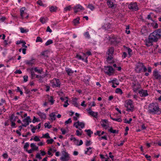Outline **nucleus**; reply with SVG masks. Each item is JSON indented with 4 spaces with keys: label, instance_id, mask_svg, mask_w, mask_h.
Instances as JSON below:
<instances>
[{
    "label": "nucleus",
    "instance_id": "nucleus-26",
    "mask_svg": "<svg viewBox=\"0 0 161 161\" xmlns=\"http://www.w3.org/2000/svg\"><path fill=\"white\" fill-rule=\"evenodd\" d=\"M37 114L42 119H45L46 118V115L45 114L39 112L37 113Z\"/></svg>",
    "mask_w": 161,
    "mask_h": 161
},
{
    "label": "nucleus",
    "instance_id": "nucleus-64",
    "mask_svg": "<svg viewBox=\"0 0 161 161\" xmlns=\"http://www.w3.org/2000/svg\"><path fill=\"white\" fill-rule=\"evenodd\" d=\"M101 132V131L98 130L96 132L94 133V134L95 135H98L99 136H100L101 135L100 134Z\"/></svg>",
    "mask_w": 161,
    "mask_h": 161
},
{
    "label": "nucleus",
    "instance_id": "nucleus-17",
    "mask_svg": "<svg viewBox=\"0 0 161 161\" xmlns=\"http://www.w3.org/2000/svg\"><path fill=\"white\" fill-rule=\"evenodd\" d=\"M25 9V7L22 8L20 9V16L22 19L24 18V15H23V14H26V13L24 12Z\"/></svg>",
    "mask_w": 161,
    "mask_h": 161
},
{
    "label": "nucleus",
    "instance_id": "nucleus-19",
    "mask_svg": "<svg viewBox=\"0 0 161 161\" xmlns=\"http://www.w3.org/2000/svg\"><path fill=\"white\" fill-rule=\"evenodd\" d=\"M35 60V59L32 58L30 60H26L25 62L26 64L32 66V65L34 64V62L33 61V60Z\"/></svg>",
    "mask_w": 161,
    "mask_h": 161
},
{
    "label": "nucleus",
    "instance_id": "nucleus-56",
    "mask_svg": "<svg viewBox=\"0 0 161 161\" xmlns=\"http://www.w3.org/2000/svg\"><path fill=\"white\" fill-rule=\"evenodd\" d=\"M72 122V120L71 118H69L67 120L65 121V124H68L69 123H71Z\"/></svg>",
    "mask_w": 161,
    "mask_h": 161
},
{
    "label": "nucleus",
    "instance_id": "nucleus-13",
    "mask_svg": "<svg viewBox=\"0 0 161 161\" xmlns=\"http://www.w3.org/2000/svg\"><path fill=\"white\" fill-rule=\"evenodd\" d=\"M139 93L140 96L142 97H145L148 95V94L147 90H143L142 89L139 91Z\"/></svg>",
    "mask_w": 161,
    "mask_h": 161
},
{
    "label": "nucleus",
    "instance_id": "nucleus-12",
    "mask_svg": "<svg viewBox=\"0 0 161 161\" xmlns=\"http://www.w3.org/2000/svg\"><path fill=\"white\" fill-rule=\"evenodd\" d=\"M110 41L111 44L116 45L118 44L119 42V40L117 38L111 37L110 39Z\"/></svg>",
    "mask_w": 161,
    "mask_h": 161
},
{
    "label": "nucleus",
    "instance_id": "nucleus-34",
    "mask_svg": "<svg viewBox=\"0 0 161 161\" xmlns=\"http://www.w3.org/2000/svg\"><path fill=\"white\" fill-rule=\"evenodd\" d=\"M110 117L111 119L114 121H115L118 122H121L122 121V119L120 118H114L111 117V115H110Z\"/></svg>",
    "mask_w": 161,
    "mask_h": 161
},
{
    "label": "nucleus",
    "instance_id": "nucleus-54",
    "mask_svg": "<svg viewBox=\"0 0 161 161\" xmlns=\"http://www.w3.org/2000/svg\"><path fill=\"white\" fill-rule=\"evenodd\" d=\"M20 32L22 33H25L27 32L26 31V30L24 29V28H23L21 27V28H20Z\"/></svg>",
    "mask_w": 161,
    "mask_h": 161
},
{
    "label": "nucleus",
    "instance_id": "nucleus-8",
    "mask_svg": "<svg viewBox=\"0 0 161 161\" xmlns=\"http://www.w3.org/2000/svg\"><path fill=\"white\" fill-rule=\"evenodd\" d=\"M128 7L130 9H131L133 11H136L138 9L137 4L136 2L131 3L129 4Z\"/></svg>",
    "mask_w": 161,
    "mask_h": 161
},
{
    "label": "nucleus",
    "instance_id": "nucleus-37",
    "mask_svg": "<svg viewBox=\"0 0 161 161\" xmlns=\"http://www.w3.org/2000/svg\"><path fill=\"white\" fill-rule=\"evenodd\" d=\"M115 92L116 93H119L120 94H122L123 93L122 90L120 88H119L116 89Z\"/></svg>",
    "mask_w": 161,
    "mask_h": 161
},
{
    "label": "nucleus",
    "instance_id": "nucleus-44",
    "mask_svg": "<svg viewBox=\"0 0 161 161\" xmlns=\"http://www.w3.org/2000/svg\"><path fill=\"white\" fill-rule=\"evenodd\" d=\"M71 7L70 5L69 6L67 7H65L64 8V11H70L71 9Z\"/></svg>",
    "mask_w": 161,
    "mask_h": 161
},
{
    "label": "nucleus",
    "instance_id": "nucleus-4",
    "mask_svg": "<svg viewBox=\"0 0 161 161\" xmlns=\"http://www.w3.org/2000/svg\"><path fill=\"white\" fill-rule=\"evenodd\" d=\"M127 102L126 104L125 105V106L127 108V111H131L132 112L133 110V105L132 103V101L131 100H129Z\"/></svg>",
    "mask_w": 161,
    "mask_h": 161
},
{
    "label": "nucleus",
    "instance_id": "nucleus-49",
    "mask_svg": "<svg viewBox=\"0 0 161 161\" xmlns=\"http://www.w3.org/2000/svg\"><path fill=\"white\" fill-rule=\"evenodd\" d=\"M33 140L36 142L40 141V139L37 136H35L33 138Z\"/></svg>",
    "mask_w": 161,
    "mask_h": 161
},
{
    "label": "nucleus",
    "instance_id": "nucleus-55",
    "mask_svg": "<svg viewBox=\"0 0 161 161\" xmlns=\"http://www.w3.org/2000/svg\"><path fill=\"white\" fill-rule=\"evenodd\" d=\"M36 158H39L40 160L42 159V157H41L40 154L39 153H37L36 155Z\"/></svg>",
    "mask_w": 161,
    "mask_h": 161
},
{
    "label": "nucleus",
    "instance_id": "nucleus-16",
    "mask_svg": "<svg viewBox=\"0 0 161 161\" xmlns=\"http://www.w3.org/2000/svg\"><path fill=\"white\" fill-rule=\"evenodd\" d=\"M107 68H108L107 71L105 72V73L109 75H110L112 71H114L113 68L111 66H108Z\"/></svg>",
    "mask_w": 161,
    "mask_h": 161
},
{
    "label": "nucleus",
    "instance_id": "nucleus-31",
    "mask_svg": "<svg viewBox=\"0 0 161 161\" xmlns=\"http://www.w3.org/2000/svg\"><path fill=\"white\" fill-rule=\"evenodd\" d=\"M55 113L53 112L51 114L49 115V116L51 117V119L52 120H55Z\"/></svg>",
    "mask_w": 161,
    "mask_h": 161
},
{
    "label": "nucleus",
    "instance_id": "nucleus-40",
    "mask_svg": "<svg viewBox=\"0 0 161 161\" xmlns=\"http://www.w3.org/2000/svg\"><path fill=\"white\" fill-rule=\"evenodd\" d=\"M48 100L49 102L51 103V104H53L54 101L53 100V96H51L49 98H48Z\"/></svg>",
    "mask_w": 161,
    "mask_h": 161
},
{
    "label": "nucleus",
    "instance_id": "nucleus-42",
    "mask_svg": "<svg viewBox=\"0 0 161 161\" xmlns=\"http://www.w3.org/2000/svg\"><path fill=\"white\" fill-rule=\"evenodd\" d=\"M36 42H43V40L41 37L39 36H38L36 38Z\"/></svg>",
    "mask_w": 161,
    "mask_h": 161
},
{
    "label": "nucleus",
    "instance_id": "nucleus-25",
    "mask_svg": "<svg viewBox=\"0 0 161 161\" xmlns=\"http://www.w3.org/2000/svg\"><path fill=\"white\" fill-rule=\"evenodd\" d=\"M37 126H36V127H33L31 129V131L33 133H35V130L36 129H40L41 127V123H40L38 125V127H37Z\"/></svg>",
    "mask_w": 161,
    "mask_h": 161
},
{
    "label": "nucleus",
    "instance_id": "nucleus-51",
    "mask_svg": "<svg viewBox=\"0 0 161 161\" xmlns=\"http://www.w3.org/2000/svg\"><path fill=\"white\" fill-rule=\"evenodd\" d=\"M44 126L45 128L47 127L48 129H50L52 127V125H49L47 123H45Z\"/></svg>",
    "mask_w": 161,
    "mask_h": 161
},
{
    "label": "nucleus",
    "instance_id": "nucleus-3",
    "mask_svg": "<svg viewBox=\"0 0 161 161\" xmlns=\"http://www.w3.org/2000/svg\"><path fill=\"white\" fill-rule=\"evenodd\" d=\"M69 154L65 151L62 152V156L60 158L61 161H68L70 159Z\"/></svg>",
    "mask_w": 161,
    "mask_h": 161
},
{
    "label": "nucleus",
    "instance_id": "nucleus-10",
    "mask_svg": "<svg viewBox=\"0 0 161 161\" xmlns=\"http://www.w3.org/2000/svg\"><path fill=\"white\" fill-rule=\"evenodd\" d=\"M74 126H75L77 128H78V126H80L81 128L83 129L85 127V124L83 122H80L79 121L74 123Z\"/></svg>",
    "mask_w": 161,
    "mask_h": 161
},
{
    "label": "nucleus",
    "instance_id": "nucleus-27",
    "mask_svg": "<svg viewBox=\"0 0 161 161\" xmlns=\"http://www.w3.org/2000/svg\"><path fill=\"white\" fill-rule=\"evenodd\" d=\"M30 146L32 147V150L33 151L37 150L38 149V147H36L35 144L34 143H32L31 144Z\"/></svg>",
    "mask_w": 161,
    "mask_h": 161
},
{
    "label": "nucleus",
    "instance_id": "nucleus-30",
    "mask_svg": "<svg viewBox=\"0 0 161 161\" xmlns=\"http://www.w3.org/2000/svg\"><path fill=\"white\" fill-rule=\"evenodd\" d=\"M108 131H110L111 133H118V131L116 130H114L113 129L112 127H111L109 129Z\"/></svg>",
    "mask_w": 161,
    "mask_h": 161
},
{
    "label": "nucleus",
    "instance_id": "nucleus-48",
    "mask_svg": "<svg viewBox=\"0 0 161 161\" xmlns=\"http://www.w3.org/2000/svg\"><path fill=\"white\" fill-rule=\"evenodd\" d=\"M40 21L42 24H43L45 23V19L43 17H41Z\"/></svg>",
    "mask_w": 161,
    "mask_h": 161
},
{
    "label": "nucleus",
    "instance_id": "nucleus-1",
    "mask_svg": "<svg viewBox=\"0 0 161 161\" xmlns=\"http://www.w3.org/2000/svg\"><path fill=\"white\" fill-rule=\"evenodd\" d=\"M159 37L155 31L151 33L148 36V39L146 40V45L147 47H150L153 45V42H157L159 39Z\"/></svg>",
    "mask_w": 161,
    "mask_h": 161
},
{
    "label": "nucleus",
    "instance_id": "nucleus-47",
    "mask_svg": "<svg viewBox=\"0 0 161 161\" xmlns=\"http://www.w3.org/2000/svg\"><path fill=\"white\" fill-rule=\"evenodd\" d=\"M125 122H124V123H127V124H129L130 123V122L132 121V119L131 118H130L129 119V120H126V119H125Z\"/></svg>",
    "mask_w": 161,
    "mask_h": 161
},
{
    "label": "nucleus",
    "instance_id": "nucleus-14",
    "mask_svg": "<svg viewBox=\"0 0 161 161\" xmlns=\"http://www.w3.org/2000/svg\"><path fill=\"white\" fill-rule=\"evenodd\" d=\"M148 32V29L146 26H143L141 29V33L142 35L146 36Z\"/></svg>",
    "mask_w": 161,
    "mask_h": 161
},
{
    "label": "nucleus",
    "instance_id": "nucleus-20",
    "mask_svg": "<svg viewBox=\"0 0 161 161\" xmlns=\"http://www.w3.org/2000/svg\"><path fill=\"white\" fill-rule=\"evenodd\" d=\"M58 8L56 6H51L49 7V10L51 12H56Z\"/></svg>",
    "mask_w": 161,
    "mask_h": 161
},
{
    "label": "nucleus",
    "instance_id": "nucleus-59",
    "mask_svg": "<svg viewBox=\"0 0 161 161\" xmlns=\"http://www.w3.org/2000/svg\"><path fill=\"white\" fill-rule=\"evenodd\" d=\"M76 135L78 136H81L82 135V133H80L79 130H76Z\"/></svg>",
    "mask_w": 161,
    "mask_h": 161
},
{
    "label": "nucleus",
    "instance_id": "nucleus-63",
    "mask_svg": "<svg viewBox=\"0 0 161 161\" xmlns=\"http://www.w3.org/2000/svg\"><path fill=\"white\" fill-rule=\"evenodd\" d=\"M15 74L18 73L19 74H21L22 73V71L20 69H17L14 72Z\"/></svg>",
    "mask_w": 161,
    "mask_h": 161
},
{
    "label": "nucleus",
    "instance_id": "nucleus-39",
    "mask_svg": "<svg viewBox=\"0 0 161 161\" xmlns=\"http://www.w3.org/2000/svg\"><path fill=\"white\" fill-rule=\"evenodd\" d=\"M42 137H43L46 138H49L50 137L49 136V134L48 133H47L44 135L43 134V136Z\"/></svg>",
    "mask_w": 161,
    "mask_h": 161
},
{
    "label": "nucleus",
    "instance_id": "nucleus-45",
    "mask_svg": "<svg viewBox=\"0 0 161 161\" xmlns=\"http://www.w3.org/2000/svg\"><path fill=\"white\" fill-rule=\"evenodd\" d=\"M127 51H128V54L130 55V56L131 55H132V53H131V52H132V50L129 47H128L127 48Z\"/></svg>",
    "mask_w": 161,
    "mask_h": 161
},
{
    "label": "nucleus",
    "instance_id": "nucleus-28",
    "mask_svg": "<svg viewBox=\"0 0 161 161\" xmlns=\"http://www.w3.org/2000/svg\"><path fill=\"white\" fill-rule=\"evenodd\" d=\"M156 33L157 34L159 38L161 37V29H158L156 31Z\"/></svg>",
    "mask_w": 161,
    "mask_h": 161
},
{
    "label": "nucleus",
    "instance_id": "nucleus-21",
    "mask_svg": "<svg viewBox=\"0 0 161 161\" xmlns=\"http://www.w3.org/2000/svg\"><path fill=\"white\" fill-rule=\"evenodd\" d=\"M89 114L92 116L95 117V118H97L98 116V113L97 112H94L93 111H91L89 112Z\"/></svg>",
    "mask_w": 161,
    "mask_h": 161
},
{
    "label": "nucleus",
    "instance_id": "nucleus-61",
    "mask_svg": "<svg viewBox=\"0 0 161 161\" xmlns=\"http://www.w3.org/2000/svg\"><path fill=\"white\" fill-rule=\"evenodd\" d=\"M31 135V133L30 132H28L27 133V134H26V135H24L23 134L22 135V136L23 137H27L28 136H29V135L30 136Z\"/></svg>",
    "mask_w": 161,
    "mask_h": 161
},
{
    "label": "nucleus",
    "instance_id": "nucleus-53",
    "mask_svg": "<svg viewBox=\"0 0 161 161\" xmlns=\"http://www.w3.org/2000/svg\"><path fill=\"white\" fill-rule=\"evenodd\" d=\"M11 123V126L12 127H15L16 124L13 121H10Z\"/></svg>",
    "mask_w": 161,
    "mask_h": 161
},
{
    "label": "nucleus",
    "instance_id": "nucleus-57",
    "mask_svg": "<svg viewBox=\"0 0 161 161\" xmlns=\"http://www.w3.org/2000/svg\"><path fill=\"white\" fill-rule=\"evenodd\" d=\"M65 104H64L63 106L64 107H66L68 105H69L68 103V100H67L65 101L64 102Z\"/></svg>",
    "mask_w": 161,
    "mask_h": 161
},
{
    "label": "nucleus",
    "instance_id": "nucleus-23",
    "mask_svg": "<svg viewBox=\"0 0 161 161\" xmlns=\"http://www.w3.org/2000/svg\"><path fill=\"white\" fill-rule=\"evenodd\" d=\"M77 99L76 98H75L72 99L73 104L74 106L76 107H78L79 105L78 103H77Z\"/></svg>",
    "mask_w": 161,
    "mask_h": 161
},
{
    "label": "nucleus",
    "instance_id": "nucleus-5",
    "mask_svg": "<svg viewBox=\"0 0 161 161\" xmlns=\"http://www.w3.org/2000/svg\"><path fill=\"white\" fill-rule=\"evenodd\" d=\"M144 65L143 63L139 62L136 65L135 70L136 72L140 73L142 72Z\"/></svg>",
    "mask_w": 161,
    "mask_h": 161
},
{
    "label": "nucleus",
    "instance_id": "nucleus-43",
    "mask_svg": "<svg viewBox=\"0 0 161 161\" xmlns=\"http://www.w3.org/2000/svg\"><path fill=\"white\" fill-rule=\"evenodd\" d=\"M54 140L52 138L50 139H48L47 141V142L48 144H52Z\"/></svg>",
    "mask_w": 161,
    "mask_h": 161
},
{
    "label": "nucleus",
    "instance_id": "nucleus-32",
    "mask_svg": "<svg viewBox=\"0 0 161 161\" xmlns=\"http://www.w3.org/2000/svg\"><path fill=\"white\" fill-rule=\"evenodd\" d=\"M85 131L87 133V135L90 137L91 136V134H93V132L90 129L85 130Z\"/></svg>",
    "mask_w": 161,
    "mask_h": 161
},
{
    "label": "nucleus",
    "instance_id": "nucleus-41",
    "mask_svg": "<svg viewBox=\"0 0 161 161\" xmlns=\"http://www.w3.org/2000/svg\"><path fill=\"white\" fill-rule=\"evenodd\" d=\"M84 35L86 38L90 39V35L88 32H86L85 33Z\"/></svg>",
    "mask_w": 161,
    "mask_h": 161
},
{
    "label": "nucleus",
    "instance_id": "nucleus-6",
    "mask_svg": "<svg viewBox=\"0 0 161 161\" xmlns=\"http://www.w3.org/2000/svg\"><path fill=\"white\" fill-rule=\"evenodd\" d=\"M51 83L53 87H60V82L58 79H54L51 81Z\"/></svg>",
    "mask_w": 161,
    "mask_h": 161
},
{
    "label": "nucleus",
    "instance_id": "nucleus-33",
    "mask_svg": "<svg viewBox=\"0 0 161 161\" xmlns=\"http://www.w3.org/2000/svg\"><path fill=\"white\" fill-rule=\"evenodd\" d=\"M34 70L36 72H37L38 73L41 74L43 72V70L41 69H37V67H35L34 69Z\"/></svg>",
    "mask_w": 161,
    "mask_h": 161
},
{
    "label": "nucleus",
    "instance_id": "nucleus-60",
    "mask_svg": "<svg viewBox=\"0 0 161 161\" xmlns=\"http://www.w3.org/2000/svg\"><path fill=\"white\" fill-rule=\"evenodd\" d=\"M91 142L90 141H87L86 143V146H88L91 145Z\"/></svg>",
    "mask_w": 161,
    "mask_h": 161
},
{
    "label": "nucleus",
    "instance_id": "nucleus-18",
    "mask_svg": "<svg viewBox=\"0 0 161 161\" xmlns=\"http://www.w3.org/2000/svg\"><path fill=\"white\" fill-rule=\"evenodd\" d=\"M132 88L134 92H136L140 88V85L138 84L136 85V84H133Z\"/></svg>",
    "mask_w": 161,
    "mask_h": 161
},
{
    "label": "nucleus",
    "instance_id": "nucleus-29",
    "mask_svg": "<svg viewBox=\"0 0 161 161\" xmlns=\"http://www.w3.org/2000/svg\"><path fill=\"white\" fill-rule=\"evenodd\" d=\"M114 51V48L113 47H110L108 50V55H109L110 54H112Z\"/></svg>",
    "mask_w": 161,
    "mask_h": 161
},
{
    "label": "nucleus",
    "instance_id": "nucleus-50",
    "mask_svg": "<svg viewBox=\"0 0 161 161\" xmlns=\"http://www.w3.org/2000/svg\"><path fill=\"white\" fill-rule=\"evenodd\" d=\"M29 143L28 142H26L24 147V148L25 149H27L28 147H29Z\"/></svg>",
    "mask_w": 161,
    "mask_h": 161
},
{
    "label": "nucleus",
    "instance_id": "nucleus-22",
    "mask_svg": "<svg viewBox=\"0 0 161 161\" xmlns=\"http://www.w3.org/2000/svg\"><path fill=\"white\" fill-rule=\"evenodd\" d=\"M65 70L67 73L68 75H71L74 73V71L71 69L68 68H66Z\"/></svg>",
    "mask_w": 161,
    "mask_h": 161
},
{
    "label": "nucleus",
    "instance_id": "nucleus-15",
    "mask_svg": "<svg viewBox=\"0 0 161 161\" xmlns=\"http://www.w3.org/2000/svg\"><path fill=\"white\" fill-rule=\"evenodd\" d=\"M23 121L25 124L28 125H29L30 123L31 122V119L30 116H28L23 119Z\"/></svg>",
    "mask_w": 161,
    "mask_h": 161
},
{
    "label": "nucleus",
    "instance_id": "nucleus-62",
    "mask_svg": "<svg viewBox=\"0 0 161 161\" xmlns=\"http://www.w3.org/2000/svg\"><path fill=\"white\" fill-rule=\"evenodd\" d=\"M23 42L22 43H23L22 45V47H25V48H26L27 47V46L25 45V44H26V43L25 41H23Z\"/></svg>",
    "mask_w": 161,
    "mask_h": 161
},
{
    "label": "nucleus",
    "instance_id": "nucleus-11",
    "mask_svg": "<svg viewBox=\"0 0 161 161\" xmlns=\"http://www.w3.org/2000/svg\"><path fill=\"white\" fill-rule=\"evenodd\" d=\"M153 76L156 80H161V75L159 74L157 69H155L153 72Z\"/></svg>",
    "mask_w": 161,
    "mask_h": 161
},
{
    "label": "nucleus",
    "instance_id": "nucleus-2",
    "mask_svg": "<svg viewBox=\"0 0 161 161\" xmlns=\"http://www.w3.org/2000/svg\"><path fill=\"white\" fill-rule=\"evenodd\" d=\"M159 107L158 104L156 103H152L148 107V112L153 114H157L159 112Z\"/></svg>",
    "mask_w": 161,
    "mask_h": 161
},
{
    "label": "nucleus",
    "instance_id": "nucleus-24",
    "mask_svg": "<svg viewBox=\"0 0 161 161\" xmlns=\"http://www.w3.org/2000/svg\"><path fill=\"white\" fill-rule=\"evenodd\" d=\"M107 119H102L101 122V125L103 127H105L107 126L106 123L108 122Z\"/></svg>",
    "mask_w": 161,
    "mask_h": 161
},
{
    "label": "nucleus",
    "instance_id": "nucleus-46",
    "mask_svg": "<svg viewBox=\"0 0 161 161\" xmlns=\"http://www.w3.org/2000/svg\"><path fill=\"white\" fill-rule=\"evenodd\" d=\"M87 8H90L91 10H93L94 9V6L92 4L88 5Z\"/></svg>",
    "mask_w": 161,
    "mask_h": 161
},
{
    "label": "nucleus",
    "instance_id": "nucleus-52",
    "mask_svg": "<svg viewBox=\"0 0 161 161\" xmlns=\"http://www.w3.org/2000/svg\"><path fill=\"white\" fill-rule=\"evenodd\" d=\"M76 58H78L79 59H81L82 60H84V58H82V57L79 54L76 55Z\"/></svg>",
    "mask_w": 161,
    "mask_h": 161
},
{
    "label": "nucleus",
    "instance_id": "nucleus-58",
    "mask_svg": "<svg viewBox=\"0 0 161 161\" xmlns=\"http://www.w3.org/2000/svg\"><path fill=\"white\" fill-rule=\"evenodd\" d=\"M24 81L25 82H26L28 80V76L27 75H25L23 77Z\"/></svg>",
    "mask_w": 161,
    "mask_h": 161
},
{
    "label": "nucleus",
    "instance_id": "nucleus-36",
    "mask_svg": "<svg viewBox=\"0 0 161 161\" xmlns=\"http://www.w3.org/2000/svg\"><path fill=\"white\" fill-rule=\"evenodd\" d=\"M53 43V41L52 40H48L45 43V45L46 46H47L50 44H51Z\"/></svg>",
    "mask_w": 161,
    "mask_h": 161
},
{
    "label": "nucleus",
    "instance_id": "nucleus-9",
    "mask_svg": "<svg viewBox=\"0 0 161 161\" xmlns=\"http://www.w3.org/2000/svg\"><path fill=\"white\" fill-rule=\"evenodd\" d=\"M74 12L75 13L80 10H84V8L80 4H77L74 7Z\"/></svg>",
    "mask_w": 161,
    "mask_h": 161
},
{
    "label": "nucleus",
    "instance_id": "nucleus-7",
    "mask_svg": "<svg viewBox=\"0 0 161 161\" xmlns=\"http://www.w3.org/2000/svg\"><path fill=\"white\" fill-rule=\"evenodd\" d=\"M107 5L109 8L114 9L116 8L117 5L115 0H108Z\"/></svg>",
    "mask_w": 161,
    "mask_h": 161
},
{
    "label": "nucleus",
    "instance_id": "nucleus-38",
    "mask_svg": "<svg viewBox=\"0 0 161 161\" xmlns=\"http://www.w3.org/2000/svg\"><path fill=\"white\" fill-rule=\"evenodd\" d=\"M79 20L80 18L79 17L77 18L76 19H75L73 20V22L75 25L76 24H77L79 23Z\"/></svg>",
    "mask_w": 161,
    "mask_h": 161
},
{
    "label": "nucleus",
    "instance_id": "nucleus-35",
    "mask_svg": "<svg viewBox=\"0 0 161 161\" xmlns=\"http://www.w3.org/2000/svg\"><path fill=\"white\" fill-rule=\"evenodd\" d=\"M29 69L30 70L32 79H33V77L36 75L34 72L32 71L33 68L28 69Z\"/></svg>",
    "mask_w": 161,
    "mask_h": 161
}]
</instances>
